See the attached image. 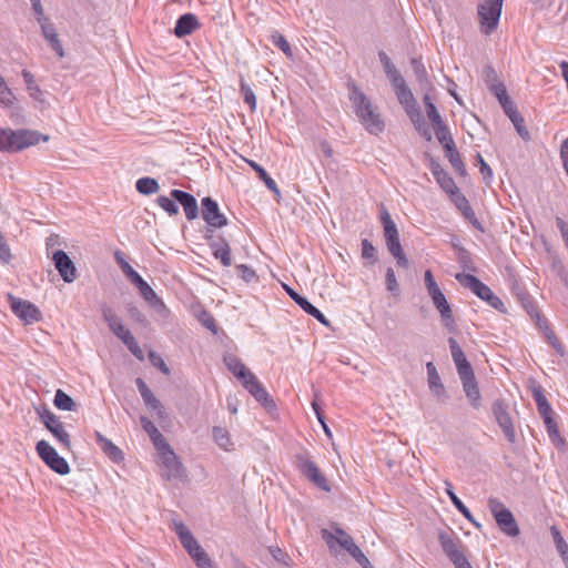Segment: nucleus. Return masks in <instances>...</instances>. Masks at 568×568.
<instances>
[{"mask_svg": "<svg viewBox=\"0 0 568 568\" xmlns=\"http://www.w3.org/2000/svg\"><path fill=\"white\" fill-rule=\"evenodd\" d=\"M455 568H473L464 551L450 559Z\"/></svg>", "mask_w": 568, "mask_h": 568, "instance_id": "774afa93", "label": "nucleus"}, {"mask_svg": "<svg viewBox=\"0 0 568 568\" xmlns=\"http://www.w3.org/2000/svg\"><path fill=\"white\" fill-rule=\"evenodd\" d=\"M438 540L443 551L446 554L449 560L463 551L460 539L452 531H440L438 534Z\"/></svg>", "mask_w": 568, "mask_h": 568, "instance_id": "412c9836", "label": "nucleus"}, {"mask_svg": "<svg viewBox=\"0 0 568 568\" xmlns=\"http://www.w3.org/2000/svg\"><path fill=\"white\" fill-rule=\"evenodd\" d=\"M14 101V95L7 83L0 87V104L4 108L11 106Z\"/></svg>", "mask_w": 568, "mask_h": 568, "instance_id": "6e6d98bb", "label": "nucleus"}, {"mask_svg": "<svg viewBox=\"0 0 568 568\" xmlns=\"http://www.w3.org/2000/svg\"><path fill=\"white\" fill-rule=\"evenodd\" d=\"M426 114H427V118L428 120L430 121L432 123V126H435V125H438L440 123H444L436 105H428L426 108Z\"/></svg>", "mask_w": 568, "mask_h": 568, "instance_id": "69168bd1", "label": "nucleus"}, {"mask_svg": "<svg viewBox=\"0 0 568 568\" xmlns=\"http://www.w3.org/2000/svg\"><path fill=\"white\" fill-rule=\"evenodd\" d=\"M381 222L383 224L386 245L389 253L394 251L398 253L402 247L399 234L389 212L383 204L381 205Z\"/></svg>", "mask_w": 568, "mask_h": 568, "instance_id": "9d476101", "label": "nucleus"}, {"mask_svg": "<svg viewBox=\"0 0 568 568\" xmlns=\"http://www.w3.org/2000/svg\"><path fill=\"white\" fill-rule=\"evenodd\" d=\"M363 568H373L368 558L364 555V552L359 549V547L355 544L347 551Z\"/></svg>", "mask_w": 568, "mask_h": 568, "instance_id": "603ef678", "label": "nucleus"}, {"mask_svg": "<svg viewBox=\"0 0 568 568\" xmlns=\"http://www.w3.org/2000/svg\"><path fill=\"white\" fill-rule=\"evenodd\" d=\"M52 260L57 271L64 282L72 283L77 278V268L74 263L64 251H55L53 253Z\"/></svg>", "mask_w": 568, "mask_h": 568, "instance_id": "f8f14e48", "label": "nucleus"}, {"mask_svg": "<svg viewBox=\"0 0 568 568\" xmlns=\"http://www.w3.org/2000/svg\"><path fill=\"white\" fill-rule=\"evenodd\" d=\"M322 538L326 541L329 549H333L334 545L338 544L343 549L348 551V549L355 545L353 538L337 526L334 527V532L322 529Z\"/></svg>", "mask_w": 568, "mask_h": 568, "instance_id": "ddd939ff", "label": "nucleus"}, {"mask_svg": "<svg viewBox=\"0 0 568 568\" xmlns=\"http://www.w3.org/2000/svg\"><path fill=\"white\" fill-rule=\"evenodd\" d=\"M224 363L242 385L244 384V381H248L250 377L254 375L235 355H225Z\"/></svg>", "mask_w": 568, "mask_h": 568, "instance_id": "393cba45", "label": "nucleus"}, {"mask_svg": "<svg viewBox=\"0 0 568 568\" xmlns=\"http://www.w3.org/2000/svg\"><path fill=\"white\" fill-rule=\"evenodd\" d=\"M448 344L452 353L453 361L456 365L459 376L474 373L471 365L467 361L462 347L454 337L448 338Z\"/></svg>", "mask_w": 568, "mask_h": 568, "instance_id": "dca6fc26", "label": "nucleus"}, {"mask_svg": "<svg viewBox=\"0 0 568 568\" xmlns=\"http://www.w3.org/2000/svg\"><path fill=\"white\" fill-rule=\"evenodd\" d=\"M550 532L556 546L557 551L560 554L562 560L567 565L568 568V544L562 538L559 529L556 526L550 527Z\"/></svg>", "mask_w": 568, "mask_h": 568, "instance_id": "c9c22d12", "label": "nucleus"}, {"mask_svg": "<svg viewBox=\"0 0 568 568\" xmlns=\"http://www.w3.org/2000/svg\"><path fill=\"white\" fill-rule=\"evenodd\" d=\"M362 256L365 260H369L372 263L376 262V250L366 239L362 241Z\"/></svg>", "mask_w": 568, "mask_h": 568, "instance_id": "bf43d9fd", "label": "nucleus"}, {"mask_svg": "<svg viewBox=\"0 0 568 568\" xmlns=\"http://www.w3.org/2000/svg\"><path fill=\"white\" fill-rule=\"evenodd\" d=\"M488 507L500 530L509 537L519 535V527L513 513L497 498H489Z\"/></svg>", "mask_w": 568, "mask_h": 568, "instance_id": "7ed1b4c3", "label": "nucleus"}, {"mask_svg": "<svg viewBox=\"0 0 568 568\" xmlns=\"http://www.w3.org/2000/svg\"><path fill=\"white\" fill-rule=\"evenodd\" d=\"M151 440H152L154 447L160 453V455H163L164 453H169V452L173 450L171 448L170 444L166 442V439L164 438V436L161 433H159L156 436H154Z\"/></svg>", "mask_w": 568, "mask_h": 568, "instance_id": "13d9d810", "label": "nucleus"}, {"mask_svg": "<svg viewBox=\"0 0 568 568\" xmlns=\"http://www.w3.org/2000/svg\"><path fill=\"white\" fill-rule=\"evenodd\" d=\"M241 93L244 102L248 104L252 112L256 110V97L253 90L242 80L241 81Z\"/></svg>", "mask_w": 568, "mask_h": 568, "instance_id": "8fccbe9b", "label": "nucleus"}, {"mask_svg": "<svg viewBox=\"0 0 568 568\" xmlns=\"http://www.w3.org/2000/svg\"><path fill=\"white\" fill-rule=\"evenodd\" d=\"M532 395L541 417L552 415V409L540 386L534 387Z\"/></svg>", "mask_w": 568, "mask_h": 568, "instance_id": "e433bc0d", "label": "nucleus"}, {"mask_svg": "<svg viewBox=\"0 0 568 568\" xmlns=\"http://www.w3.org/2000/svg\"><path fill=\"white\" fill-rule=\"evenodd\" d=\"M499 103L503 106L504 112L507 114V116L509 119L519 113L515 103L513 102V100L509 97L504 98V100H501Z\"/></svg>", "mask_w": 568, "mask_h": 568, "instance_id": "338daca9", "label": "nucleus"}, {"mask_svg": "<svg viewBox=\"0 0 568 568\" xmlns=\"http://www.w3.org/2000/svg\"><path fill=\"white\" fill-rule=\"evenodd\" d=\"M135 187L141 194L150 195L160 190V184L153 178H141L136 181Z\"/></svg>", "mask_w": 568, "mask_h": 568, "instance_id": "4c0bfd02", "label": "nucleus"}, {"mask_svg": "<svg viewBox=\"0 0 568 568\" xmlns=\"http://www.w3.org/2000/svg\"><path fill=\"white\" fill-rule=\"evenodd\" d=\"M272 41H273L274 45H276L278 49H281L287 58L293 57V52H292V49H291L288 42L280 32L276 31L272 34Z\"/></svg>", "mask_w": 568, "mask_h": 568, "instance_id": "3c124183", "label": "nucleus"}, {"mask_svg": "<svg viewBox=\"0 0 568 568\" xmlns=\"http://www.w3.org/2000/svg\"><path fill=\"white\" fill-rule=\"evenodd\" d=\"M212 437L213 440L216 443V445L230 452L233 449V442L231 439L230 433L220 426H214L212 428Z\"/></svg>", "mask_w": 568, "mask_h": 568, "instance_id": "473e14b6", "label": "nucleus"}, {"mask_svg": "<svg viewBox=\"0 0 568 568\" xmlns=\"http://www.w3.org/2000/svg\"><path fill=\"white\" fill-rule=\"evenodd\" d=\"M432 301H433L435 307L440 313V317L444 322V325L448 328H453V326H454L453 312H452V308H450L445 295L442 294Z\"/></svg>", "mask_w": 568, "mask_h": 568, "instance_id": "7c9ffc66", "label": "nucleus"}, {"mask_svg": "<svg viewBox=\"0 0 568 568\" xmlns=\"http://www.w3.org/2000/svg\"><path fill=\"white\" fill-rule=\"evenodd\" d=\"M32 9L34 13L37 14V21L40 26L44 24L45 22H50V20L44 16L43 7L41 4L40 0H31Z\"/></svg>", "mask_w": 568, "mask_h": 568, "instance_id": "0e129e2a", "label": "nucleus"}, {"mask_svg": "<svg viewBox=\"0 0 568 568\" xmlns=\"http://www.w3.org/2000/svg\"><path fill=\"white\" fill-rule=\"evenodd\" d=\"M459 378L462 381L463 389L469 400V404L473 408L478 409L481 405V396L475 378V374H467L459 376Z\"/></svg>", "mask_w": 568, "mask_h": 568, "instance_id": "f3484780", "label": "nucleus"}, {"mask_svg": "<svg viewBox=\"0 0 568 568\" xmlns=\"http://www.w3.org/2000/svg\"><path fill=\"white\" fill-rule=\"evenodd\" d=\"M544 423L546 425L547 433L552 443L557 445L564 444V439L559 435L558 426L552 417V415L544 416Z\"/></svg>", "mask_w": 568, "mask_h": 568, "instance_id": "c03bdc74", "label": "nucleus"}, {"mask_svg": "<svg viewBox=\"0 0 568 568\" xmlns=\"http://www.w3.org/2000/svg\"><path fill=\"white\" fill-rule=\"evenodd\" d=\"M140 422L144 432L149 435L150 439L156 436L160 430L155 427V425L145 416L140 417Z\"/></svg>", "mask_w": 568, "mask_h": 568, "instance_id": "e2e57ef3", "label": "nucleus"}, {"mask_svg": "<svg viewBox=\"0 0 568 568\" xmlns=\"http://www.w3.org/2000/svg\"><path fill=\"white\" fill-rule=\"evenodd\" d=\"M140 294L151 306L155 308L164 306L162 300L156 295L154 290L149 284L140 290Z\"/></svg>", "mask_w": 568, "mask_h": 568, "instance_id": "49530a36", "label": "nucleus"}, {"mask_svg": "<svg viewBox=\"0 0 568 568\" xmlns=\"http://www.w3.org/2000/svg\"><path fill=\"white\" fill-rule=\"evenodd\" d=\"M95 438L101 450L113 462H120L123 459L121 449L106 437H104L100 432H95Z\"/></svg>", "mask_w": 568, "mask_h": 568, "instance_id": "c85d7f7f", "label": "nucleus"}, {"mask_svg": "<svg viewBox=\"0 0 568 568\" xmlns=\"http://www.w3.org/2000/svg\"><path fill=\"white\" fill-rule=\"evenodd\" d=\"M243 387L268 412L275 409V403L266 392L264 386L258 382L255 375L248 381H244Z\"/></svg>", "mask_w": 568, "mask_h": 568, "instance_id": "9b49d317", "label": "nucleus"}, {"mask_svg": "<svg viewBox=\"0 0 568 568\" xmlns=\"http://www.w3.org/2000/svg\"><path fill=\"white\" fill-rule=\"evenodd\" d=\"M101 311L103 320L106 322L112 333L123 326L122 320L113 312L111 307L103 305Z\"/></svg>", "mask_w": 568, "mask_h": 568, "instance_id": "a19ab883", "label": "nucleus"}, {"mask_svg": "<svg viewBox=\"0 0 568 568\" xmlns=\"http://www.w3.org/2000/svg\"><path fill=\"white\" fill-rule=\"evenodd\" d=\"M199 28L197 18L193 13L181 16L174 27V34L179 38L191 34Z\"/></svg>", "mask_w": 568, "mask_h": 568, "instance_id": "a878e982", "label": "nucleus"}, {"mask_svg": "<svg viewBox=\"0 0 568 568\" xmlns=\"http://www.w3.org/2000/svg\"><path fill=\"white\" fill-rule=\"evenodd\" d=\"M161 458L165 468L164 476L168 480L181 479L185 476L184 467L173 450L164 453Z\"/></svg>", "mask_w": 568, "mask_h": 568, "instance_id": "4468645a", "label": "nucleus"}, {"mask_svg": "<svg viewBox=\"0 0 568 568\" xmlns=\"http://www.w3.org/2000/svg\"><path fill=\"white\" fill-rule=\"evenodd\" d=\"M205 237L209 241L214 257L220 260L224 266H230L232 258L229 243L224 239L215 240L212 234H206Z\"/></svg>", "mask_w": 568, "mask_h": 568, "instance_id": "6ab92c4d", "label": "nucleus"}, {"mask_svg": "<svg viewBox=\"0 0 568 568\" xmlns=\"http://www.w3.org/2000/svg\"><path fill=\"white\" fill-rule=\"evenodd\" d=\"M170 195L183 206L187 220L191 221L199 216L197 203L192 194L174 189L171 191Z\"/></svg>", "mask_w": 568, "mask_h": 568, "instance_id": "2eb2a0df", "label": "nucleus"}, {"mask_svg": "<svg viewBox=\"0 0 568 568\" xmlns=\"http://www.w3.org/2000/svg\"><path fill=\"white\" fill-rule=\"evenodd\" d=\"M38 413L47 429L64 448L69 449L71 447L70 435L65 430L63 423L48 408L39 409Z\"/></svg>", "mask_w": 568, "mask_h": 568, "instance_id": "423d86ee", "label": "nucleus"}, {"mask_svg": "<svg viewBox=\"0 0 568 568\" xmlns=\"http://www.w3.org/2000/svg\"><path fill=\"white\" fill-rule=\"evenodd\" d=\"M349 100L355 109V113L359 121L364 120L365 113L371 112L375 105L371 102V100L362 92L358 88L353 87L352 92L349 94Z\"/></svg>", "mask_w": 568, "mask_h": 568, "instance_id": "a211bd4d", "label": "nucleus"}, {"mask_svg": "<svg viewBox=\"0 0 568 568\" xmlns=\"http://www.w3.org/2000/svg\"><path fill=\"white\" fill-rule=\"evenodd\" d=\"M295 303L304 312H306L308 315L316 318L323 325H325V326L329 325V321L324 316V314L318 308H316L312 303H310L304 296H301Z\"/></svg>", "mask_w": 568, "mask_h": 568, "instance_id": "f704fd0d", "label": "nucleus"}, {"mask_svg": "<svg viewBox=\"0 0 568 568\" xmlns=\"http://www.w3.org/2000/svg\"><path fill=\"white\" fill-rule=\"evenodd\" d=\"M48 140V135L33 130L0 129V151L3 152H19L38 144L40 141L47 142Z\"/></svg>", "mask_w": 568, "mask_h": 568, "instance_id": "f257e3e1", "label": "nucleus"}, {"mask_svg": "<svg viewBox=\"0 0 568 568\" xmlns=\"http://www.w3.org/2000/svg\"><path fill=\"white\" fill-rule=\"evenodd\" d=\"M386 287L392 294L398 295L399 285L397 283L394 270L392 267L387 268L386 271Z\"/></svg>", "mask_w": 568, "mask_h": 568, "instance_id": "4d7b16f0", "label": "nucleus"}, {"mask_svg": "<svg viewBox=\"0 0 568 568\" xmlns=\"http://www.w3.org/2000/svg\"><path fill=\"white\" fill-rule=\"evenodd\" d=\"M446 156L448 158L452 166L462 175L466 173V168L462 158L456 149V145L452 146V151H445Z\"/></svg>", "mask_w": 568, "mask_h": 568, "instance_id": "a18cd8bd", "label": "nucleus"}, {"mask_svg": "<svg viewBox=\"0 0 568 568\" xmlns=\"http://www.w3.org/2000/svg\"><path fill=\"white\" fill-rule=\"evenodd\" d=\"M444 484H445L446 494L448 495V497H449L450 501L453 503V505L459 510V513L463 514L464 517H470L469 509L464 505V503L454 493L452 483L446 479L444 481Z\"/></svg>", "mask_w": 568, "mask_h": 568, "instance_id": "37998d69", "label": "nucleus"}, {"mask_svg": "<svg viewBox=\"0 0 568 568\" xmlns=\"http://www.w3.org/2000/svg\"><path fill=\"white\" fill-rule=\"evenodd\" d=\"M396 97L399 101V103L404 106L407 114L409 115L410 120L413 122H416L420 120V111L417 105V102L408 87L402 88V90H398L396 92Z\"/></svg>", "mask_w": 568, "mask_h": 568, "instance_id": "aec40b11", "label": "nucleus"}, {"mask_svg": "<svg viewBox=\"0 0 568 568\" xmlns=\"http://www.w3.org/2000/svg\"><path fill=\"white\" fill-rule=\"evenodd\" d=\"M509 120L514 124V126H515L517 133L519 134V136L524 141H529L530 140V133H529V131L525 126V120L521 116V114L518 113V114L511 116Z\"/></svg>", "mask_w": 568, "mask_h": 568, "instance_id": "de8ad7c7", "label": "nucleus"}, {"mask_svg": "<svg viewBox=\"0 0 568 568\" xmlns=\"http://www.w3.org/2000/svg\"><path fill=\"white\" fill-rule=\"evenodd\" d=\"M296 466L301 473L318 488L325 491L331 490L327 479L324 475H322L317 466L308 458L306 454L296 455Z\"/></svg>", "mask_w": 568, "mask_h": 568, "instance_id": "0eeeda50", "label": "nucleus"}, {"mask_svg": "<svg viewBox=\"0 0 568 568\" xmlns=\"http://www.w3.org/2000/svg\"><path fill=\"white\" fill-rule=\"evenodd\" d=\"M436 138L439 143L443 145L445 151H452V146L455 145L454 139L447 125L445 123H440L438 125L433 126Z\"/></svg>", "mask_w": 568, "mask_h": 568, "instance_id": "72a5a7b5", "label": "nucleus"}, {"mask_svg": "<svg viewBox=\"0 0 568 568\" xmlns=\"http://www.w3.org/2000/svg\"><path fill=\"white\" fill-rule=\"evenodd\" d=\"M361 123L371 134L374 135H378L385 129V123L377 106H375L371 112L365 113L364 120Z\"/></svg>", "mask_w": 568, "mask_h": 568, "instance_id": "bb28decb", "label": "nucleus"}, {"mask_svg": "<svg viewBox=\"0 0 568 568\" xmlns=\"http://www.w3.org/2000/svg\"><path fill=\"white\" fill-rule=\"evenodd\" d=\"M430 171L435 176L437 183L446 193L450 195V197H454L457 193H459V190L456 186L455 181L449 176V174L446 171L443 170V168L438 163L432 162Z\"/></svg>", "mask_w": 568, "mask_h": 568, "instance_id": "4be33fe9", "label": "nucleus"}, {"mask_svg": "<svg viewBox=\"0 0 568 568\" xmlns=\"http://www.w3.org/2000/svg\"><path fill=\"white\" fill-rule=\"evenodd\" d=\"M22 77H23V80L27 84V90L29 92V95L40 102V103H44L45 100H44V94H43V91L40 89V87L36 83V80H34V77L33 74L28 71V70H22L21 72Z\"/></svg>", "mask_w": 568, "mask_h": 568, "instance_id": "2f4dec72", "label": "nucleus"}, {"mask_svg": "<svg viewBox=\"0 0 568 568\" xmlns=\"http://www.w3.org/2000/svg\"><path fill=\"white\" fill-rule=\"evenodd\" d=\"M192 559L195 561L197 568H213V561L202 548L193 555Z\"/></svg>", "mask_w": 568, "mask_h": 568, "instance_id": "5fc2aeb1", "label": "nucleus"}, {"mask_svg": "<svg viewBox=\"0 0 568 568\" xmlns=\"http://www.w3.org/2000/svg\"><path fill=\"white\" fill-rule=\"evenodd\" d=\"M426 371H427V383L430 393L437 397L438 399H442L446 397V389L442 383L440 376L436 369V366L433 362H428L426 364Z\"/></svg>", "mask_w": 568, "mask_h": 568, "instance_id": "b1692460", "label": "nucleus"}, {"mask_svg": "<svg viewBox=\"0 0 568 568\" xmlns=\"http://www.w3.org/2000/svg\"><path fill=\"white\" fill-rule=\"evenodd\" d=\"M156 203L162 210H164L171 216L176 215L179 213V207L172 197L161 195L156 199Z\"/></svg>", "mask_w": 568, "mask_h": 568, "instance_id": "09e8293b", "label": "nucleus"}, {"mask_svg": "<svg viewBox=\"0 0 568 568\" xmlns=\"http://www.w3.org/2000/svg\"><path fill=\"white\" fill-rule=\"evenodd\" d=\"M493 414L505 437L509 443L516 442V430L513 419L507 410V405L503 400H495L491 406Z\"/></svg>", "mask_w": 568, "mask_h": 568, "instance_id": "6e6552de", "label": "nucleus"}, {"mask_svg": "<svg viewBox=\"0 0 568 568\" xmlns=\"http://www.w3.org/2000/svg\"><path fill=\"white\" fill-rule=\"evenodd\" d=\"M247 164L257 173L258 178L265 183L266 187L272 186L274 180L267 174V172L258 163L252 160H245Z\"/></svg>", "mask_w": 568, "mask_h": 568, "instance_id": "864d4df0", "label": "nucleus"}, {"mask_svg": "<svg viewBox=\"0 0 568 568\" xmlns=\"http://www.w3.org/2000/svg\"><path fill=\"white\" fill-rule=\"evenodd\" d=\"M37 453L41 459L55 473L67 475L70 471L67 460L59 456L57 450L45 440L37 443Z\"/></svg>", "mask_w": 568, "mask_h": 568, "instance_id": "20e7f679", "label": "nucleus"}, {"mask_svg": "<svg viewBox=\"0 0 568 568\" xmlns=\"http://www.w3.org/2000/svg\"><path fill=\"white\" fill-rule=\"evenodd\" d=\"M54 405L61 410H73L75 407L74 400L62 389H58L54 396Z\"/></svg>", "mask_w": 568, "mask_h": 568, "instance_id": "79ce46f5", "label": "nucleus"}, {"mask_svg": "<svg viewBox=\"0 0 568 568\" xmlns=\"http://www.w3.org/2000/svg\"><path fill=\"white\" fill-rule=\"evenodd\" d=\"M40 28H41L43 38L49 42L52 50L58 54V57L63 58L64 50L59 40L58 33L55 31L53 23L45 22L44 24L40 26Z\"/></svg>", "mask_w": 568, "mask_h": 568, "instance_id": "cd10ccee", "label": "nucleus"}, {"mask_svg": "<svg viewBox=\"0 0 568 568\" xmlns=\"http://www.w3.org/2000/svg\"><path fill=\"white\" fill-rule=\"evenodd\" d=\"M455 278L460 285L470 290L481 300H484L487 293H490V288L471 274L458 273L455 275Z\"/></svg>", "mask_w": 568, "mask_h": 568, "instance_id": "5701e85b", "label": "nucleus"}, {"mask_svg": "<svg viewBox=\"0 0 568 568\" xmlns=\"http://www.w3.org/2000/svg\"><path fill=\"white\" fill-rule=\"evenodd\" d=\"M142 398H143L144 404L149 408H151V409H153L155 412L158 419L165 418V409H164L162 403L154 396L152 390H150L149 393L144 394L142 396Z\"/></svg>", "mask_w": 568, "mask_h": 568, "instance_id": "58836bf2", "label": "nucleus"}, {"mask_svg": "<svg viewBox=\"0 0 568 568\" xmlns=\"http://www.w3.org/2000/svg\"><path fill=\"white\" fill-rule=\"evenodd\" d=\"M12 312L24 323L32 324L41 318L39 308L29 301L14 298L9 295Z\"/></svg>", "mask_w": 568, "mask_h": 568, "instance_id": "1a4fd4ad", "label": "nucleus"}, {"mask_svg": "<svg viewBox=\"0 0 568 568\" xmlns=\"http://www.w3.org/2000/svg\"><path fill=\"white\" fill-rule=\"evenodd\" d=\"M202 217L207 224L206 234L227 224V219L220 211L217 202L209 196L202 200Z\"/></svg>", "mask_w": 568, "mask_h": 568, "instance_id": "39448f33", "label": "nucleus"}, {"mask_svg": "<svg viewBox=\"0 0 568 568\" xmlns=\"http://www.w3.org/2000/svg\"><path fill=\"white\" fill-rule=\"evenodd\" d=\"M504 0H483L478 6V19L484 34H490L498 27Z\"/></svg>", "mask_w": 568, "mask_h": 568, "instance_id": "f03ea898", "label": "nucleus"}, {"mask_svg": "<svg viewBox=\"0 0 568 568\" xmlns=\"http://www.w3.org/2000/svg\"><path fill=\"white\" fill-rule=\"evenodd\" d=\"M490 91L494 93V95L497 98V100L500 102L504 100V98H508L507 90L504 83L496 81L494 83L489 84Z\"/></svg>", "mask_w": 568, "mask_h": 568, "instance_id": "680f3d73", "label": "nucleus"}, {"mask_svg": "<svg viewBox=\"0 0 568 568\" xmlns=\"http://www.w3.org/2000/svg\"><path fill=\"white\" fill-rule=\"evenodd\" d=\"M181 544L191 557H193L195 552L202 549V547L199 545L197 540L193 536H190L184 540H181Z\"/></svg>", "mask_w": 568, "mask_h": 568, "instance_id": "052dcab7", "label": "nucleus"}, {"mask_svg": "<svg viewBox=\"0 0 568 568\" xmlns=\"http://www.w3.org/2000/svg\"><path fill=\"white\" fill-rule=\"evenodd\" d=\"M101 311L103 320L106 322L112 333L123 326L122 320L113 312L111 307L103 305Z\"/></svg>", "mask_w": 568, "mask_h": 568, "instance_id": "ea45409f", "label": "nucleus"}, {"mask_svg": "<svg viewBox=\"0 0 568 568\" xmlns=\"http://www.w3.org/2000/svg\"><path fill=\"white\" fill-rule=\"evenodd\" d=\"M457 209L463 213L465 219H467L475 227L481 230L480 223L478 222L474 210L469 205L468 200L459 192L454 197H452Z\"/></svg>", "mask_w": 568, "mask_h": 568, "instance_id": "c756f323", "label": "nucleus"}]
</instances>
